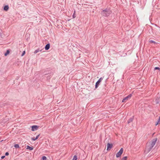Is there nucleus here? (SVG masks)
Wrapping results in <instances>:
<instances>
[{
  "label": "nucleus",
  "mask_w": 160,
  "mask_h": 160,
  "mask_svg": "<svg viewBox=\"0 0 160 160\" xmlns=\"http://www.w3.org/2000/svg\"><path fill=\"white\" fill-rule=\"evenodd\" d=\"M158 139L157 138H154L151 142L148 143H147V148L146 149L148 152H150L155 145Z\"/></svg>",
  "instance_id": "f257e3e1"
},
{
  "label": "nucleus",
  "mask_w": 160,
  "mask_h": 160,
  "mask_svg": "<svg viewBox=\"0 0 160 160\" xmlns=\"http://www.w3.org/2000/svg\"><path fill=\"white\" fill-rule=\"evenodd\" d=\"M111 13V11L109 9L106 8L105 9L102 11L101 13L103 16L107 17L110 15Z\"/></svg>",
  "instance_id": "f03ea898"
},
{
  "label": "nucleus",
  "mask_w": 160,
  "mask_h": 160,
  "mask_svg": "<svg viewBox=\"0 0 160 160\" xmlns=\"http://www.w3.org/2000/svg\"><path fill=\"white\" fill-rule=\"evenodd\" d=\"M132 96V94H131L128 95V96L124 98L122 101V102H125L128 99H130Z\"/></svg>",
  "instance_id": "7ed1b4c3"
},
{
  "label": "nucleus",
  "mask_w": 160,
  "mask_h": 160,
  "mask_svg": "<svg viewBox=\"0 0 160 160\" xmlns=\"http://www.w3.org/2000/svg\"><path fill=\"white\" fill-rule=\"evenodd\" d=\"M123 152V149L122 148H121L119 151L116 154V157L117 158L119 157L122 154V153Z\"/></svg>",
  "instance_id": "20e7f679"
},
{
  "label": "nucleus",
  "mask_w": 160,
  "mask_h": 160,
  "mask_svg": "<svg viewBox=\"0 0 160 160\" xmlns=\"http://www.w3.org/2000/svg\"><path fill=\"white\" fill-rule=\"evenodd\" d=\"M103 79V78L101 77L99 79L97 82L96 83L95 86V88H97L98 87V86L99 85L100 83Z\"/></svg>",
  "instance_id": "39448f33"
},
{
  "label": "nucleus",
  "mask_w": 160,
  "mask_h": 160,
  "mask_svg": "<svg viewBox=\"0 0 160 160\" xmlns=\"http://www.w3.org/2000/svg\"><path fill=\"white\" fill-rule=\"evenodd\" d=\"M38 127H39L37 125L32 126H31L32 131H34L35 130H36L38 129Z\"/></svg>",
  "instance_id": "423d86ee"
},
{
  "label": "nucleus",
  "mask_w": 160,
  "mask_h": 160,
  "mask_svg": "<svg viewBox=\"0 0 160 160\" xmlns=\"http://www.w3.org/2000/svg\"><path fill=\"white\" fill-rule=\"evenodd\" d=\"M112 147V144L111 143L110 144L109 143H108L107 144V150L108 151L111 149Z\"/></svg>",
  "instance_id": "0eeeda50"
},
{
  "label": "nucleus",
  "mask_w": 160,
  "mask_h": 160,
  "mask_svg": "<svg viewBox=\"0 0 160 160\" xmlns=\"http://www.w3.org/2000/svg\"><path fill=\"white\" fill-rule=\"evenodd\" d=\"M50 47V44L49 43H48L47 44L45 47V49L46 50H48Z\"/></svg>",
  "instance_id": "6e6552de"
},
{
  "label": "nucleus",
  "mask_w": 160,
  "mask_h": 160,
  "mask_svg": "<svg viewBox=\"0 0 160 160\" xmlns=\"http://www.w3.org/2000/svg\"><path fill=\"white\" fill-rule=\"evenodd\" d=\"M134 119V116L132 117L131 118H130L128 120V123H129L130 122H132Z\"/></svg>",
  "instance_id": "1a4fd4ad"
},
{
  "label": "nucleus",
  "mask_w": 160,
  "mask_h": 160,
  "mask_svg": "<svg viewBox=\"0 0 160 160\" xmlns=\"http://www.w3.org/2000/svg\"><path fill=\"white\" fill-rule=\"evenodd\" d=\"M40 135V134H39L38 136H37L36 137H35V138L34 137L32 138H31V140L32 141H35L39 137Z\"/></svg>",
  "instance_id": "9d476101"
},
{
  "label": "nucleus",
  "mask_w": 160,
  "mask_h": 160,
  "mask_svg": "<svg viewBox=\"0 0 160 160\" xmlns=\"http://www.w3.org/2000/svg\"><path fill=\"white\" fill-rule=\"evenodd\" d=\"M33 149V147H30L28 145L27 146L26 149H28L30 150H32Z\"/></svg>",
  "instance_id": "9b49d317"
},
{
  "label": "nucleus",
  "mask_w": 160,
  "mask_h": 160,
  "mask_svg": "<svg viewBox=\"0 0 160 160\" xmlns=\"http://www.w3.org/2000/svg\"><path fill=\"white\" fill-rule=\"evenodd\" d=\"M9 9V7L8 5H5L4 7V10L5 11H7Z\"/></svg>",
  "instance_id": "f8f14e48"
},
{
  "label": "nucleus",
  "mask_w": 160,
  "mask_h": 160,
  "mask_svg": "<svg viewBox=\"0 0 160 160\" xmlns=\"http://www.w3.org/2000/svg\"><path fill=\"white\" fill-rule=\"evenodd\" d=\"M10 52V51L9 50H8L5 53L4 55L5 56H7Z\"/></svg>",
  "instance_id": "ddd939ff"
},
{
  "label": "nucleus",
  "mask_w": 160,
  "mask_h": 160,
  "mask_svg": "<svg viewBox=\"0 0 160 160\" xmlns=\"http://www.w3.org/2000/svg\"><path fill=\"white\" fill-rule=\"evenodd\" d=\"M41 51H42V50H40L39 49H37L36 50H35V51L34 52V53L36 54V53H37V52H38Z\"/></svg>",
  "instance_id": "4468645a"
},
{
  "label": "nucleus",
  "mask_w": 160,
  "mask_h": 160,
  "mask_svg": "<svg viewBox=\"0 0 160 160\" xmlns=\"http://www.w3.org/2000/svg\"><path fill=\"white\" fill-rule=\"evenodd\" d=\"M77 155H75L74 156L72 160H77Z\"/></svg>",
  "instance_id": "2eb2a0df"
},
{
  "label": "nucleus",
  "mask_w": 160,
  "mask_h": 160,
  "mask_svg": "<svg viewBox=\"0 0 160 160\" xmlns=\"http://www.w3.org/2000/svg\"><path fill=\"white\" fill-rule=\"evenodd\" d=\"M42 160H47V158L45 156H43L42 158Z\"/></svg>",
  "instance_id": "dca6fc26"
},
{
  "label": "nucleus",
  "mask_w": 160,
  "mask_h": 160,
  "mask_svg": "<svg viewBox=\"0 0 160 160\" xmlns=\"http://www.w3.org/2000/svg\"><path fill=\"white\" fill-rule=\"evenodd\" d=\"M127 156L124 157L121 159V160H127Z\"/></svg>",
  "instance_id": "f3484780"
},
{
  "label": "nucleus",
  "mask_w": 160,
  "mask_h": 160,
  "mask_svg": "<svg viewBox=\"0 0 160 160\" xmlns=\"http://www.w3.org/2000/svg\"><path fill=\"white\" fill-rule=\"evenodd\" d=\"M14 147L16 148H19V145L18 144H15L14 145Z\"/></svg>",
  "instance_id": "a211bd4d"
},
{
  "label": "nucleus",
  "mask_w": 160,
  "mask_h": 160,
  "mask_svg": "<svg viewBox=\"0 0 160 160\" xmlns=\"http://www.w3.org/2000/svg\"><path fill=\"white\" fill-rule=\"evenodd\" d=\"M25 53V51H23L21 55V56H23L24 55Z\"/></svg>",
  "instance_id": "6ab92c4d"
},
{
  "label": "nucleus",
  "mask_w": 160,
  "mask_h": 160,
  "mask_svg": "<svg viewBox=\"0 0 160 160\" xmlns=\"http://www.w3.org/2000/svg\"><path fill=\"white\" fill-rule=\"evenodd\" d=\"M149 42L151 43H156V42H155V41H153V40H150L149 41Z\"/></svg>",
  "instance_id": "aec40b11"
},
{
  "label": "nucleus",
  "mask_w": 160,
  "mask_h": 160,
  "mask_svg": "<svg viewBox=\"0 0 160 160\" xmlns=\"http://www.w3.org/2000/svg\"><path fill=\"white\" fill-rule=\"evenodd\" d=\"M160 68H159V67H155L154 69V70H160Z\"/></svg>",
  "instance_id": "412c9836"
},
{
  "label": "nucleus",
  "mask_w": 160,
  "mask_h": 160,
  "mask_svg": "<svg viewBox=\"0 0 160 160\" xmlns=\"http://www.w3.org/2000/svg\"><path fill=\"white\" fill-rule=\"evenodd\" d=\"M9 155V153L8 152H6L5 154V156H8Z\"/></svg>",
  "instance_id": "4be33fe9"
},
{
  "label": "nucleus",
  "mask_w": 160,
  "mask_h": 160,
  "mask_svg": "<svg viewBox=\"0 0 160 160\" xmlns=\"http://www.w3.org/2000/svg\"><path fill=\"white\" fill-rule=\"evenodd\" d=\"M158 124H160V123H159V122L158 121H157V122L155 123V125L157 126Z\"/></svg>",
  "instance_id": "5701e85b"
},
{
  "label": "nucleus",
  "mask_w": 160,
  "mask_h": 160,
  "mask_svg": "<svg viewBox=\"0 0 160 160\" xmlns=\"http://www.w3.org/2000/svg\"><path fill=\"white\" fill-rule=\"evenodd\" d=\"M157 121H158L159 123L160 124V117H159V118L158 119Z\"/></svg>",
  "instance_id": "b1692460"
},
{
  "label": "nucleus",
  "mask_w": 160,
  "mask_h": 160,
  "mask_svg": "<svg viewBox=\"0 0 160 160\" xmlns=\"http://www.w3.org/2000/svg\"><path fill=\"white\" fill-rule=\"evenodd\" d=\"M72 17L73 18H75L76 17V16L75 15L74 13H73V14L72 15Z\"/></svg>",
  "instance_id": "393cba45"
},
{
  "label": "nucleus",
  "mask_w": 160,
  "mask_h": 160,
  "mask_svg": "<svg viewBox=\"0 0 160 160\" xmlns=\"http://www.w3.org/2000/svg\"><path fill=\"white\" fill-rule=\"evenodd\" d=\"M5 156H2L1 157V158L2 159H3L5 158Z\"/></svg>",
  "instance_id": "a878e982"
}]
</instances>
